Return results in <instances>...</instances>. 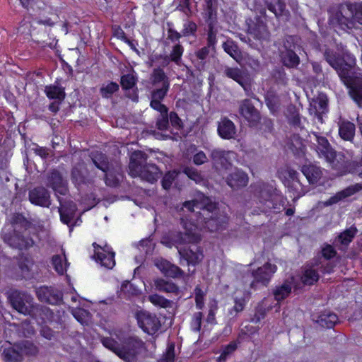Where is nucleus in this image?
<instances>
[{"instance_id":"1","label":"nucleus","mask_w":362,"mask_h":362,"mask_svg":"<svg viewBox=\"0 0 362 362\" xmlns=\"http://www.w3.org/2000/svg\"><path fill=\"white\" fill-rule=\"evenodd\" d=\"M181 224L184 228L183 232H171L168 235L163 236L161 243L172 247L175 246L182 258L187 262L188 264L195 265L203 258V255L199 251L194 252L192 250L180 248V246L185 244H195L201 240V235L198 232L196 225L190 221L181 219Z\"/></svg>"},{"instance_id":"2","label":"nucleus","mask_w":362,"mask_h":362,"mask_svg":"<svg viewBox=\"0 0 362 362\" xmlns=\"http://www.w3.org/2000/svg\"><path fill=\"white\" fill-rule=\"evenodd\" d=\"M147 158V154L143 151L132 153L129 163V175L153 184L160 178L162 172L155 164L148 163Z\"/></svg>"},{"instance_id":"3","label":"nucleus","mask_w":362,"mask_h":362,"mask_svg":"<svg viewBox=\"0 0 362 362\" xmlns=\"http://www.w3.org/2000/svg\"><path fill=\"white\" fill-rule=\"evenodd\" d=\"M183 207L191 212L194 211L195 209L203 211V218L206 227L210 231L219 229L221 222L214 216L217 214L218 211L216 205L203 194L199 193L195 199L185 202Z\"/></svg>"},{"instance_id":"4","label":"nucleus","mask_w":362,"mask_h":362,"mask_svg":"<svg viewBox=\"0 0 362 362\" xmlns=\"http://www.w3.org/2000/svg\"><path fill=\"white\" fill-rule=\"evenodd\" d=\"M351 2L332 6L329 10V24L335 29L349 33L354 29Z\"/></svg>"},{"instance_id":"5","label":"nucleus","mask_w":362,"mask_h":362,"mask_svg":"<svg viewBox=\"0 0 362 362\" xmlns=\"http://www.w3.org/2000/svg\"><path fill=\"white\" fill-rule=\"evenodd\" d=\"M315 137L317 144L315 151L320 158H324L332 168L341 170L345 165V156L341 153H337L330 145L327 139L315 132L313 133Z\"/></svg>"},{"instance_id":"6","label":"nucleus","mask_w":362,"mask_h":362,"mask_svg":"<svg viewBox=\"0 0 362 362\" xmlns=\"http://www.w3.org/2000/svg\"><path fill=\"white\" fill-rule=\"evenodd\" d=\"M340 80L349 89L350 97L362 107V74L349 69L346 72L341 71Z\"/></svg>"},{"instance_id":"7","label":"nucleus","mask_w":362,"mask_h":362,"mask_svg":"<svg viewBox=\"0 0 362 362\" xmlns=\"http://www.w3.org/2000/svg\"><path fill=\"white\" fill-rule=\"evenodd\" d=\"M324 57L327 62L336 70L339 77L341 71L346 72L349 69L355 68L356 64L355 57L349 52H344L342 60H340L338 53L327 49L324 52Z\"/></svg>"},{"instance_id":"8","label":"nucleus","mask_w":362,"mask_h":362,"mask_svg":"<svg viewBox=\"0 0 362 362\" xmlns=\"http://www.w3.org/2000/svg\"><path fill=\"white\" fill-rule=\"evenodd\" d=\"M12 307L20 314L36 315L38 308L34 305L33 298L28 294L13 291L9 295Z\"/></svg>"},{"instance_id":"9","label":"nucleus","mask_w":362,"mask_h":362,"mask_svg":"<svg viewBox=\"0 0 362 362\" xmlns=\"http://www.w3.org/2000/svg\"><path fill=\"white\" fill-rule=\"evenodd\" d=\"M3 239L10 247L20 250H28L35 244V241L30 236L27 229H16L4 232Z\"/></svg>"},{"instance_id":"10","label":"nucleus","mask_w":362,"mask_h":362,"mask_svg":"<svg viewBox=\"0 0 362 362\" xmlns=\"http://www.w3.org/2000/svg\"><path fill=\"white\" fill-rule=\"evenodd\" d=\"M144 346V342L137 337H129L123 341L118 356L126 362H136Z\"/></svg>"},{"instance_id":"11","label":"nucleus","mask_w":362,"mask_h":362,"mask_svg":"<svg viewBox=\"0 0 362 362\" xmlns=\"http://www.w3.org/2000/svg\"><path fill=\"white\" fill-rule=\"evenodd\" d=\"M239 112L250 127H256L260 123L261 114L250 99H245L240 102Z\"/></svg>"},{"instance_id":"12","label":"nucleus","mask_w":362,"mask_h":362,"mask_svg":"<svg viewBox=\"0 0 362 362\" xmlns=\"http://www.w3.org/2000/svg\"><path fill=\"white\" fill-rule=\"evenodd\" d=\"M276 266L271 263H266L262 267L257 268L253 271L252 274L254 278V281L250 284L252 288H257V284H260L264 286H267L273 274L276 271Z\"/></svg>"},{"instance_id":"13","label":"nucleus","mask_w":362,"mask_h":362,"mask_svg":"<svg viewBox=\"0 0 362 362\" xmlns=\"http://www.w3.org/2000/svg\"><path fill=\"white\" fill-rule=\"evenodd\" d=\"M46 185L57 194L65 195L68 192L66 180L57 170H52L46 175Z\"/></svg>"},{"instance_id":"14","label":"nucleus","mask_w":362,"mask_h":362,"mask_svg":"<svg viewBox=\"0 0 362 362\" xmlns=\"http://www.w3.org/2000/svg\"><path fill=\"white\" fill-rule=\"evenodd\" d=\"M247 33L259 41H267L270 36L266 23L259 17L256 18L255 21L248 24Z\"/></svg>"},{"instance_id":"15","label":"nucleus","mask_w":362,"mask_h":362,"mask_svg":"<svg viewBox=\"0 0 362 362\" xmlns=\"http://www.w3.org/2000/svg\"><path fill=\"white\" fill-rule=\"evenodd\" d=\"M29 200L42 207H49L51 204L49 192L43 187H37L29 192Z\"/></svg>"},{"instance_id":"16","label":"nucleus","mask_w":362,"mask_h":362,"mask_svg":"<svg viewBox=\"0 0 362 362\" xmlns=\"http://www.w3.org/2000/svg\"><path fill=\"white\" fill-rule=\"evenodd\" d=\"M35 261L29 255L22 254L18 259V267L23 278L30 279L35 276Z\"/></svg>"},{"instance_id":"17","label":"nucleus","mask_w":362,"mask_h":362,"mask_svg":"<svg viewBox=\"0 0 362 362\" xmlns=\"http://www.w3.org/2000/svg\"><path fill=\"white\" fill-rule=\"evenodd\" d=\"M36 293L39 300L49 304H57L62 300V293L50 287H40L37 288Z\"/></svg>"},{"instance_id":"18","label":"nucleus","mask_w":362,"mask_h":362,"mask_svg":"<svg viewBox=\"0 0 362 362\" xmlns=\"http://www.w3.org/2000/svg\"><path fill=\"white\" fill-rule=\"evenodd\" d=\"M248 176L243 170L235 169L226 177V182L233 189H238L247 186L248 183Z\"/></svg>"},{"instance_id":"19","label":"nucleus","mask_w":362,"mask_h":362,"mask_svg":"<svg viewBox=\"0 0 362 362\" xmlns=\"http://www.w3.org/2000/svg\"><path fill=\"white\" fill-rule=\"evenodd\" d=\"M155 264L166 276L177 278L182 276L184 274L180 267L163 259H157Z\"/></svg>"},{"instance_id":"20","label":"nucleus","mask_w":362,"mask_h":362,"mask_svg":"<svg viewBox=\"0 0 362 362\" xmlns=\"http://www.w3.org/2000/svg\"><path fill=\"white\" fill-rule=\"evenodd\" d=\"M59 202H60L59 212L61 221L64 223L69 225L74 217L76 211V206L72 201L62 202L61 199L59 198Z\"/></svg>"},{"instance_id":"21","label":"nucleus","mask_w":362,"mask_h":362,"mask_svg":"<svg viewBox=\"0 0 362 362\" xmlns=\"http://www.w3.org/2000/svg\"><path fill=\"white\" fill-rule=\"evenodd\" d=\"M339 135L344 141H352L356 132L355 124L345 119H339L338 122Z\"/></svg>"},{"instance_id":"22","label":"nucleus","mask_w":362,"mask_h":362,"mask_svg":"<svg viewBox=\"0 0 362 362\" xmlns=\"http://www.w3.org/2000/svg\"><path fill=\"white\" fill-rule=\"evenodd\" d=\"M218 132L221 138L230 139L234 138L236 134V128L232 121L225 117L218 123Z\"/></svg>"},{"instance_id":"23","label":"nucleus","mask_w":362,"mask_h":362,"mask_svg":"<svg viewBox=\"0 0 362 362\" xmlns=\"http://www.w3.org/2000/svg\"><path fill=\"white\" fill-rule=\"evenodd\" d=\"M362 189V185L356 184L354 185H351L344 190L337 192L334 196L330 197L327 202L326 205H332L334 204H337L339 201L345 199L348 197H350L355 194L356 192L360 191Z\"/></svg>"},{"instance_id":"24","label":"nucleus","mask_w":362,"mask_h":362,"mask_svg":"<svg viewBox=\"0 0 362 362\" xmlns=\"http://www.w3.org/2000/svg\"><path fill=\"white\" fill-rule=\"evenodd\" d=\"M267 8L274 13L276 17H285L289 16V11L286 8V4L283 0H265Z\"/></svg>"},{"instance_id":"25","label":"nucleus","mask_w":362,"mask_h":362,"mask_svg":"<svg viewBox=\"0 0 362 362\" xmlns=\"http://www.w3.org/2000/svg\"><path fill=\"white\" fill-rule=\"evenodd\" d=\"M152 287L159 292L177 293L179 291V287L175 284L162 278L154 279Z\"/></svg>"},{"instance_id":"26","label":"nucleus","mask_w":362,"mask_h":362,"mask_svg":"<svg viewBox=\"0 0 362 362\" xmlns=\"http://www.w3.org/2000/svg\"><path fill=\"white\" fill-rule=\"evenodd\" d=\"M139 326L148 334H155L161 326L158 318H136Z\"/></svg>"},{"instance_id":"27","label":"nucleus","mask_w":362,"mask_h":362,"mask_svg":"<svg viewBox=\"0 0 362 362\" xmlns=\"http://www.w3.org/2000/svg\"><path fill=\"white\" fill-rule=\"evenodd\" d=\"M224 75L240 84L244 89H246L247 83L243 71L238 67L225 66Z\"/></svg>"},{"instance_id":"28","label":"nucleus","mask_w":362,"mask_h":362,"mask_svg":"<svg viewBox=\"0 0 362 362\" xmlns=\"http://www.w3.org/2000/svg\"><path fill=\"white\" fill-rule=\"evenodd\" d=\"M301 171L311 184L317 183L322 175L321 169L314 165H303Z\"/></svg>"},{"instance_id":"29","label":"nucleus","mask_w":362,"mask_h":362,"mask_svg":"<svg viewBox=\"0 0 362 362\" xmlns=\"http://www.w3.org/2000/svg\"><path fill=\"white\" fill-rule=\"evenodd\" d=\"M288 148L297 156H301L305 153V145L303 140L298 134H293L288 143Z\"/></svg>"},{"instance_id":"30","label":"nucleus","mask_w":362,"mask_h":362,"mask_svg":"<svg viewBox=\"0 0 362 362\" xmlns=\"http://www.w3.org/2000/svg\"><path fill=\"white\" fill-rule=\"evenodd\" d=\"M231 151H227L220 148H215L211 151L210 157L214 165H221L226 167L228 163V156Z\"/></svg>"},{"instance_id":"31","label":"nucleus","mask_w":362,"mask_h":362,"mask_svg":"<svg viewBox=\"0 0 362 362\" xmlns=\"http://www.w3.org/2000/svg\"><path fill=\"white\" fill-rule=\"evenodd\" d=\"M151 84L155 87L164 86L166 84L170 86V81L164 71L160 68H156L153 70L150 77Z\"/></svg>"},{"instance_id":"32","label":"nucleus","mask_w":362,"mask_h":362,"mask_svg":"<svg viewBox=\"0 0 362 362\" xmlns=\"http://www.w3.org/2000/svg\"><path fill=\"white\" fill-rule=\"evenodd\" d=\"M286 117L290 125H291L296 130L302 129L303 128L301 124L300 115L296 106L293 105L288 106Z\"/></svg>"},{"instance_id":"33","label":"nucleus","mask_w":362,"mask_h":362,"mask_svg":"<svg viewBox=\"0 0 362 362\" xmlns=\"http://www.w3.org/2000/svg\"><path fill=\"white\" fill-rule=\"evenodd\" d=\"M280 56L283 64L288 67H296L300 63V59L296 50L280 51Z\"/></svg>"},{"instance_id":"34","label":"nucleus","mask_w":362,"mask_h":362,"mask_svg":"<svg viewBox=\"0 0 362 362\" xmlns=\"http://www.w3.org/2000/svg\"><path fill=\"white\" fill-rule=\"evenodd\" d=\"M90 158L93 164L98 169L104 173L109 172L110 166L107 156L100 152H94L90 155Z\"/></svg>"},{"instance_id":"35","label":"nucleus","mask_w":362,"mask_h":362,"mask_svg":"<svg viewBox=\"0 0 362 362\" xmlns=\"http://www.w3.org/2000/svg\"><path fill=\"white\" fill-rule=\"evenodd\" d=\"M218 30L216 27L215 21L210 17L208 22L207 30H206V45L211 47L212 50L216 49V44L217 42L216 35Z\"/></svg>"},{"instance_id":"36","label":"nucleus","mask_w":362,"mask_h":362,"mask_svg":"<svg viewBox=\"0 0 362 362\" xmlns=\"http://www.w3.org/2000/svg\"><path fill=\"white\" fill-rule=\"evenodd\" d=\"M96 261L100 262L102 266L107 269H112L115 264V253L107 252L105 250L98 252L95 254Z\"/></svg>"},{"instance_id":"37","label":"nucleus","mask_w":362,"mask_h":362,"mask_svg":"<svg viewBox=\"0 0 362 362\" xmlns=\"http://www.w3.org/2000/svg\"><path fill=\"white\" fill-rule=\"evenodd\" d=\"M224 51L237 62L241 59V52L238 45L232 40H228L222 45Z\"/></svg>"},{"instance_id":"38","label":"nucleus","mask_w":362,"mask_h":362,"mask_svg":"<svg viewBox=\"0 0 362 362\" xmlns=\"http://www.w3.org/2000/svg\"><path fill=\"white\" fill-rule=\"evenodd\" d=\"M318 272L313 267H306L301 276V281L304 285H313L319 279Z\"/></svg>"},{"instance_id":"39","label":"nucleus","mask_w":362,"mask_h":362,"mask_svg":"<svg viewBox=\"0 0 362 362\" xmlns=\"http://www.w3.org/2000/svg\"><path fill=\"white\" fill-rule=\"evenodd\" d=\"M4 359L8 362H21L23 361V354L15 344L13 347L4 349L3 352Z\"/></svg>"},{"instance_id":"40","label":"nucleus","mask_w":362,"mask_h":362,"mask_svg":"<svg viewBox=\"0 0 362 362\" xmlns=\"http://www.w3.org/2000/svg\"><path fill=\"white\" fill-rule=\"evenodd\" d=\"M183 52L184 47L180 43L175 45L173 47L170 54L165 56L166 64H169L170 62H173L177 65H180Z\"/></svg>"},{"instance_id":"41","label":"nucleus","mask_w":362,"mask_h":362,"mask_svg":"<svg viewBox=\"0 0 362 362\" xmlns=\"http://www.w3.org/2000/svg\"><path fill=\"white\" fill-rule=\"evenodd\" d=\"M16 347L23 354V357L24 356H35L39 352L37 346H35L33 342H30L29 341H24L21 343L16 344Z\"/></svg>"},{"instance_id":"42","label":"nucleus","mask_w":362,"mask_h":362,"mask_svg":"<svg viewBox=\"0 0 362 362\" xmlns=\"http://www.w3.org/2000/svg\"><path fill=\"white\" fill-rule=\"evenodd\" d=\"M46 95L50 99L63 100L66 96L64 88L56 85L47 86L45 88Z\"/></svg>"},{"instance_id":"43","label":"nucleus","mask_w":362,"mask_h":362,"mask_svg":"<svg viewBox=\"0 0 362 362\" xmlns=\"http://www.w3.org/2000/svg\"><path fill=\"white\" fill-rule=\"evenodd\" d=\"M291 282L286 281L282 285L276 286L274 290L273 294L277 301H280L287 298L291 292Z\"/></svg>"},{"instance_id":"44","label":"nucleus","mask_w":362,"mask_h":362,"mask_svg":"<svg viewBox=\"0 0 362 362\" xmlns=\"http://www.w3.org/2000/svg\"><path fill=\"white\" fill-rule=\"evenodd\" d=\"M265 101L272 113L274 114L279 111L280 102L276 93L272 90L267 91L265 95Z\"/></svg>"},{"instance_id":"45","label":"nucleus","mask_w":362,"mask_h":362,"mask_svg":"<svg viewBox=\"0 0 362 362\" xmlns=\"http://www.w3.org/2000/svg\"><path fill=\"white\" fill-rule=\"evenodd\" d=\"M84 165L83 164H78L76 165L71 171V178L74 182L76 185H80L86 183V177L83 172Z\"/></svg>"},{"instance_id":"46","label":"nucleus","mask_w":362,"mask_h":362,"mask_svg":"<svg viewBox=\"0 0 362 362\" xmlns=\"http://www.w3.org/2000/svg\"><path fill=\"white\" fill-rule=\"evenodd\" d=\"M11 223L12 226L11 230H23L27 229L30 223L26 218L20 214H15L11 218Z\"/></svg>"},{"instance_id":"47","label":"nucleus","mask_w":362,"mask_h":362,"mask_svg":"<svg viewBox=\"0 0 362 362\" xmlns=\"http://www.w3.org/2000/svg\"><path fill=\"white\" fill-rule=\"evenodd\" d=\"M148 299L153 305L163 308H171L173 304V301L168 300L157 293L150 295L148 297Z\"/></svg>"},{"instance_id":"48","label":"nucleus","mask_w":362,"mask_h":362,"mask_svg":"<svg viewBox=\"0 0 362 362\" xmlns=\"http://www.w3.org/2000/svg\"><path fill=\"white\" fill-rule=\"evenodd\" d=\"M357 233L356 227L351 226L348 229H346L344 232L341 233L337 238L341 245H349L355 237Z\"/></svg>"},{"instance_id":"49","label":"nucleus","mask_w":362,"mask_h":362,"mask_svg":"<svg viewBox=\"0 0 362 362\" xmlns=\"http://www.w3.org/2000/svg\"><path fill=\"white\" fill-rule=\"evenodd\" d=\"M351 5L353 13L354 29H356L358 27L357 24L362 25V2H351Z\"/></svg>"},{"instance_id":"50","label":"nucleus","mask_w":362,"mask_h":362,"mask_svg":"<svg viewBox=\"0 0 362 362\" xmlns=\"http://www.w3.org/2000/svg\"><path fill=\"white\" fill-rule=\"evenodd\" d=\"M52 264L55 271L59 274H63L66 270L65 257L59 255H54L52 258Z\"/></svg>"},{"instance_id":"51","label":"nucleus","mask_w":362,"mask_h":362,"mask_svg":"<svg viewBox=\"0 0 362 362\" xmlns=\"http://www.w3.org/2000/svg\"><path fill=\"white\" fill-rule=\"evenodd\" d=\"M118 90L119 85L115 82H110L100 88V93L103 98H109Z\"/></svg>"},{"instance_id":"52","label":"nucleus","mask_w":362,"mask_h":362,"mask_svg":"<svg viewBox=\"0 0 362 362\" xmlns=\"http://www.w3.org/2000/svg\"><path fill=\"white\" fill-rule=\"evenodd\" d=\"M177 175L178 172L176 170L168 171L166 173L161 180L163 188L164 189L168 190L172 187V185L177 178Z\"/></svg>"},{"instance_id":"53","label":"nucleus","mask_w":362,"mask_h":362,"mask_svg":"<svg viewBox=\"0 0 362 362\" xmlns=\"http://www.w3.org/2000/svg\"><path fill=\"white\" fill-rule=\"evenodd\" d=\"M169 88L170 86H168V84L164 86L156 87L151 93V100H163L166 96Z\"/></svg>"},{"instance_id":"54","label":"nucleus","mask_w":362,"mask_h":362,"mask_svg":"<svg viewBox=\"0 0 362 362\" xmlns=\"http://www.w3.org/2000/svg\"><path fill=\"white\" fill-rule=\"evenodd\" d=\"M136 78L133 74H128L121 77V86L123 89L128 90L132 88L136 83Z\"/></svg>"},{"instance_id":"55","label":"nucleus","mask_w":362,"mask_h":362,"mask_svg":"<svg viewBox=\"0 0 362 362\" xmlns=\"http://www.w3.org/2000/svg\"><path fill=\"white\" fill-rule=\"evenodd\" d=\"M298 47L296 38L293 36L288 35L283 40V45L279 51L296 50Z\"/></svg>"},{"instance_id":"56","label":"nucleus","mask_w":362,"mask_h":362,"mask_svg":"<svg viewBox=\"0 0 362 362\" xmlns=\"http://www.w3.org/2000/svg\"><path fill=\"white\" fill-rule=\"evenodd\" d=\"M197 30V24L193 21H187L183 25V29L182 30V35L184 37L189 35H195Z\"/></svg>"},{"instance_id":"57","label":"nucleus","mask_w":362,"mask_h":362,"mask_svg":"<svg viewBox=\"0 0 362 362\" xmlns=\"http://www.w3.org/2000/svg\"><path fill=\"white\" fill-rule=\"evenodd\" d=\"M175 361V344L173 343L168 345L165 353L158 362H174Z\"/></svg>"},{"instance_id":"58","label":"nucleus","mask_w":362,"mask_h":362,"mask_svg":"<svg viewBox=\"0 0 362 362\" xmlns=\"http://www.w3.org/2000/svg\"><path fill=\"white\" fill-rule=\"evenodd\" d=\"M236 349L237 345L235 342H231L228 344L226 346H225L220 356L218 358L217 362H225L228 356L233 351H235Z\"/></svg>"},{"instance_id":"59","label":"nucleus","mask_w":362,"mask_h":362,"mask_svg":"<svg viewBox=\"0 0 362 362\" xmlns=\"http://www.w3.org/2000/svg\"><path fill=\"white\" fill-rule=\"evenodd\" d=\"M102 344L105 347L111 350L118 356L120 346L115 339L109 337L103 338L102 339Z\"/></svg>"},{"instance_id":"60","label":"nucleus","mask_w":362,"mask_h":362,"mask_svg":"<svg viewBox=\"0 0 362 362\" xmlns=\"http://www.w3.org/2000/svg\"><path fill=\"white\" fill-rule=\"evenodd\" d=\"M205 293L198 286L194 289V298L196 306L198 309L202 310L204 305Z\"/></svg>"},{"instance_id":"61","label":"nucleus","mask_w":362,"mask_h":362,"mask_svg":"<svg viewBox=\"0 0 362 362\" xmlns=\"http://www.w3.org/2000/svg\"><path fill=\"white\" fill-rule=\"evenodd\" d=\"M327 103L328 100L325 95H319L315 100L313 103L317 107L321 112L327 111Z\"/></svg>"},{"instance_id":"62","label":"nucleus","mask_w":362,"mask_h":362,"mask_svg":"<svg viewBox=\"0 0 362 362\" xmlns=\"http://www.w3.org/2000/svg\"><path fill=\"white\" fill-rule=\"evenodd\" d=\"M245 64L255 71H259L261 69V63L257 58L252 56H247L245 58Z\"/></svg>"},{"instance_id":"63","label":"nucleus","mask_w":362,"mask_h":362,"mask_svg":"<svg viewBox=\"0 0 362 362\" xmlns=\"http://www.w3.org/2000/svg\"><path fill=\"white\" fill-rule=\"evenodd\" d=\"M184 173L187 175L189 178L194 180L196 182H200L203 180L198 170L194 168H186L184 170Z\"/></svg>"},{"instance_id":"64","label":"nucleus","mask_w":362,"mask_h":362,"mask_svg":"<svg viewBox=\"0 0 362 362\" xmlns=\"http://www.w3.org/2000/svg\"><path fill=\"white\" fill-rule=\"evenodd\" d=\"M156 127L159 130H166L169 127L168 114H162L156 120Z\"/></svg>"}]
</instances>
